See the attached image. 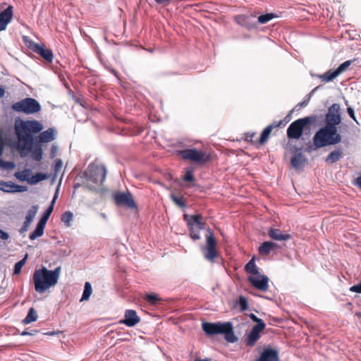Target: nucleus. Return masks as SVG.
Segmentation results:
<instances>
[{"label":"nucleus","instance_id":"cd10ccee","mask_svg":"<svg viewBox=\"0 0 361 361\" xmlns=\"http://www.w3.org/2000/svg\"><path fill=\"white\" fill-rule=\"evenodd\" d=\"M245 270L247 273L251 274L253 276H255L259 272L258 271V268L257 267L255 262V259H251L249 262L245 265Z\"/></svg>","mask_w":361,"mask_h":361},{"label":"nucleus","instance_id":"4d7b16f0","mask_svg":"<svg viewBox=\"0 0 361 361\" xmlns=\"http://www.w3.org/2000/svg\"><path fill=\"white\" fill-rule=\"evenodd\" d=\"M5 94V90L3 87H0V97H4Z\"/></svg>","mask_w":361,"mask_h":361},{"label":"nucleus","instance_id":"20e7f679","mask_svg":"<svg viewBox=\"0 0 361 361\" xmlns=\"http://www.w3.org/2000/svg\"><path fill=\"white\" fill-rule=\"evenodd\" d=\"M202 329L209 336L224 334L226 341L229 343H235L238 341V338L233 331V324L230 322H204L202 324Z\"/></svg>","mask_w":361,"mask_h":361},{"label":"nucleus","instance_id":"a878e982","mask_svg":"<svg viewBox=\"0 0 361 361\" xmlns=\"http://www.w3.org/2000/svg\"><path fill=\"white\" fill-rule=\"evenodd\" d=\"M338 75L339 73L336 70H329L324 74L319 75V78L322 80V82H328L332 81Z\"/></svg>","mask_w":361,"mask_h":361},{"label":"nucleus","instance_id":"bf43d9fd","mask_svg":"<svg viewBox=\"0 0 361 361\" xmlns=\"http://www.w3.org/2000/svg\"><path fill=\"white\" fill-rule=\"evenodd\" d=\"M195 361H211V360L207 358V359H199V360H196Z\"/></svg>","mask_w":361,"mask_h":361},{"label":"nucleus","instance_id":"6ab92c4d","mask_svg":"<svg viewBox=\"0 0 361 361\" xmlns=\"http://www.w3.org/2000/svg\"><path fill=\"white\" fill-rule=\"evenodd\" d=\"M0 190L6 192H16L26 190L25 186H21L11 181L0 180Z\"/></svg>","mask_w":361,"mask_h":361},{"label":"nucleus","instance_id":"37998d69","mask_svg":"<svg viewBox=\"0 0 361 361\" xmlns=\"http://www.w3.org/2000/svg\"><path fill=\"white\" fill-rule=\"evenodd\" d=\"M239 305L242 311H245L248 308L247 300L244 296H240L239 298Z\"/></svg>","mask_w":361,"mask_h":361},{"label":"nucleus","instance_id":"e433bc0d","mask_svg":"<svg viewBox=\"0 0 361 361\" xmlns=\"http://www.w3.org/2000/svg\"><path fill=\"white\" fill-rule=\"evenodd\" d=\"M171 198L173 200V202L180 207H185L186 206L183 197H178L174 194H171Z\"/></svg>","mask_w":361,"mask_h":361},{"label":"nucleus","instance_id":"8fccbe9b","mask_svg":"<svg viewBox=\"0 0 361 361\" xmlns=\"http://www.w3.org/2000/svg\"><path fill=\"white\" fill-rule=\"evenodd\" d=\"M31 223L30 222H28L27 223V221L25 220L24 223H23V226L21 227L20 228V232L23 233V232H25L26 231L27 229H28V227L30 226Z\"/></svg>","mask_w":361,"mask_h":361},{"label":"nucleus","instance_id":"6e6552de","mask_svg":"<svg viewBox=\"0 0 361 361\" xmlns=\"http://www.w3.org/2000/svg\"><path fill=\"white\" fill-rule=\"evenodd\" d=\"M204 258L210 262H214L215 259L219 256L217 250V240L215 238L212 231L209 228L206 235V244L202 247Z\"/></svg>","mask_w":361,"mask_h":361},{"label":"nucleus","instance_id":"dca6fc26","mask_svg":"<svg viewBox=\"0 0 361 361\" xmlns=\"http://www.w3.org/2000/svg\"><path fill=\"white\" fill-rule=\"evenodd\" d=\"M140 318L137 312L133 310H127L125 312L124 319L120 321V323L126 324L127 326H134L138 324Z\"/></svg>","mask_w":361,"mask_h":361},{"label":"nucleus","instance_id":"412c9836","mask_svg":"<svg viewBox=\"0 0 361 361\" xmlns=\"http://www.w3.org/2000/svg\"><path fill=\"white\" fill-rule=\"evenodd\" d=\"M269 236L276 240H287L291 238L288 233H283L280 229L271 228L268 231Z\"/></svg>","mask_w":361,"mask_h":361},{"label":"nucleus","instance_id":"7c9ffc66","mask_svg":"<svg viewBox=\"0 0 361 361\" xmlns=\"http://www.w3.org/2000/svg\"><path fill=\"white\" fill-rule=\"evenodd\" d=\"M30 170L25 169L22 171H17L15 173V177L20 181H27L30 179Z\"/></svg>","mask_w":361,"mask_h":361},{"label":"nucleus","instance_id":"7ed1b4c3","mask_svg":"<svg viewBox=\"0 0 361 361\" xmlns=\"http://www.w3.org/2000/svg\"><path fill=\"white\" fill-rule=\"evenodd\" d=\"M61 267L54 270H48L45 267L36 269L33 274V283L35 289L37 293H43L48 288L55 286L59 281L61 274Z\"/></svg>","mask_w":361,"mask_h":361},{"label":"nucleus","instance_id":"6e6d98bb","mask_svg":"<svg viewBox=\"0 0 361 361\" xmlns=\"http://www.w3.org/2000/svg\"><path fill=\"white\" fill-rule=\"evenodd\" d=\"M356 185L361 189V175L355 179Z\"/></svg>","mask_w":361,"mask_h":361},{"label":"nucleus","instance_id":"09e8293b","mask_svg":"<svg viewBox=\"0 0 361 361\" xmlns=\"http://www.w3.org/2000/svg\"><path fill=\"white\" fill-rule=\"evenodd\" d=\"M347 112H348V115L350 116V117L352 118L354 121H356V118H355V113H354L353 109L351 108V107H348L347 109Z\"/></svg>","mask_w":361,"mask_h":361},{"label":"nucleus","instance_id":"c756f323","mask_svg":"<svg viewBox=\"0 0 361 361\" xmlns=\"http://www.w3.org/2000/svg\"><path fill=\"white\" fill-rule=\"evenodd\" d=\"M37 312L33 307H31V308H30L27 316L23 320V323L25 324H27L31 322H35L37 320Z\"/></svg>","mask_w":361,"mask_h":361},{"label":"nucleus","instance_id":"2eb2a0df","mask_svg":"<svg viewBox=\"0 0 361 361\" xmlns=\"http://www.w3.org/2000/svg\"><path fill=\"white\" fill-rule=\"evenodd\" d=\"M265 329L262 324H256L252 326L245 340L247 346L252 347L260 338V333Z\"/></svg>","mask_w":361,"mask_h":361},{"label":"nucleus","instance_id":"2f4dec72","mask_svg":"<svg viewBox=\"0 0 361 361\" xmlns=\"http://www.w3.org/2000/svg\"><path fill=\"white\" fill-rule=\"evenodd\" d=\"M92 293V286L90 282H85L81 301L87 300Z\"/></svg>","mask_w":361,"mask_h":361},{"label":"nucleus","instance_id":"3c124183","mask_svg":"<svg viewBox=\"0 0 361 361\" xmlns=\"http://www.w3.org/2000/svg\"><path fill=\"white\" fill-rule=\"evenodd\" d=\"M155 1L158 4H162L164 6H167L171 2V0H155Z\"/></svg>","mask_w":361,"mask_h":361},{"label":"nucleus","instance_id":"f704fd0d","mask_svg":"<svg viewBox=\"0 0 361 361\" xmlns=\"http://www.w3.org/2000/svg\"><path fill=\"white\" fill-rule=\"evenodd\" d=\"M277 15L274 13H266L261 15L258 17V22L261 24H265L272 20L274 18H276Z\"/></svg>","mask_w":361,"mask_h":361},{"label":"nucleus","instance_id":"9d476101","mask_svg":"<svg viewBox=\"0 0 361 361\" xmlns=\"http://www.w3.org/2000/svg\"><path fill=\"white\" fill-rule=\"evenodd\" d=\"M203 217L201 214L188 216L184 215V220L187 221L190 231V238L194 240L200 239V231L204 228V223L202 222Z\"/></svg>","mask_w":361,"mask_h":361},{"label":"nucleus","instance_id":"bb28decb","mask_svg":"<svg viewBox=\"0 0 361 361\" xmlns=\"http://www.w3.org/2000/svg\"><path fill=\"white\" fill-rule=\"evenodd\" d=\"M44 228L45 224L38 222L35 231L30 233V239L35 240V238L42 236L44 233Z\"/></svg>","mask_w":361,"mask_h":361},{"label":"nucleus","instance_id":"aec40b11","mask_svg":"<svg viewBox=\"0 0 361 361\" xmlns=\"http://www.w3.org/2000/svg\"><path fill=\"white\" fill-rule=\"evenodd\" d=\"M283 121H280L279 122H274L273 123L267 126L262 132L259 138L258 139V142L259 145H263L268 140L271 131L274 128L279 127L282 125Z\"/></svg>","mask_w":361,"mask_h":361},{"label":"nucleus","instance_id":"72a5a7b5","mask_svg":"<svg viewBox=\"0 0 361 361\" xmlns=\"http://www.w3.org/2000/svg\"><path fill=\"white\" fill-rule=\"evenodd\" d=\"M245 140L251 142L254 145H259L258 139L256 138V133L247 132L244 134Z\"/></svg>","mask_w":361,"mask_h":361},{"label":"nucleus","instance_id":"b1692460","mask_svg":"<svg viewBox=\"0 0 361 361\" xmlns=\"http://www.w3.org/2000/svg\"><path fill=\"white\" fill-rule=\"evenodd\" d=\"M278 245L276 243L270 241H266L262 243L259 247V253L261 255H268L271 251L276 249Z\"/></svg>","mask_w":361,"mask_h":361},{"label":"nucleus","instance_id":"9b49d317","mask_svg":"<svg viewBox=\"0 0 361 361\" xmlns=\"http://www.w3.org/2000/svg\"><path fill=\"white\" fill-rule=\"evenodd\" d=\"M113 199L115 204L118 207H124L131 209H136L137 208L132 194L128 191L116 192L113 195Z\"/></svg>","mask_w":361,"mask_h":361},{"label":"nucleus","instance_id":"49530a36","mask_svg":"<svg viewBox=\"0 0 361 361\" xmlns=\"http://www.w3.org/2000/svg\"><path fill=\"white\" fill-rule=\"evenodd\" d=\"M321 147H317L314 145V142L312 144L311 142H308L305 149V152L307 153H311L312 151L320 149Z\"/></svg>","mask_w":361,"mask_h":361},{"label":"nucleus","instance_id":"f257e3e1","mask_svg":"<svg viewBox=\"0 0 361 361\" xmlns=\"http://www.w3.org/2000/svg\"><path fill=\"white\" fill-rule=\"evenodd\" d=\"M43 129L42 124L37 120L21 121L16 123L15 130L18 138L17 149L21 157L31 152L32 159L36 161L42 159L43 150L41 146L33 147L32 133H38Z\"/></svg>","mask_w":361,"mask_h":361},{"label":"nucleus","instance_id":"5701e85b","mask_svg":"<svg viewBox=\"0 0 361 361\" xmlns=\"http://www.w3.org/2000/svg\"><path fill=\"white\" fill-rule=\"evenodd\" d=\"M307 161L305 157L301 153H296L290 159L292 166L298 169L303 167Z\"/></svg>","mask_w":361,"mask_h":361},{"label":"nucleus","instance_id":"052dcab7","mask_svg":"<svg viewBox=\"0 0 361 361\" xmlns=\"http://www.w3.org/2000/svg\"><path fill=\"white\" fill-rule=\"evenodd\" d=\"M78 186H79V184H75V185H74V188H77V187H78Z\"/></svg>","mask_w":361,"mask_h":361},{"label":"nucleus","instance_id":"0eeeda50","mask_svg":"<svg viewBox=\"0 0 361 361\" xmlns=\"http://www.w3.org/2000/svg\"><path fill=\"white\" fill-rule=\"evenodd\" d=\"M316 120V116H307L293 121L287 129L288 137L289 139H299L302 135L305 127L314 123Z\"/></svg>","mask_w":361,"mask_h":361},{"label":"nucleus","instance_id":"ea45409f","mask_svg":"<svg viewBox=\"0 0 361 361\" xmlns=\"http://www.w3.org/2000/svg\"><path fill=\"white\" fill-rule=\"evenodd\" d=\"M352 62L353 61L351 60L346 61L343 62V63H341L336 70L340 75L342 73H343L344 71H345L349 68V66L351 65Z\"/></svg>","mask_w":361,"mask_h":361},{"label":"nucleus","instance_id":"de8ad7c7","mask_svg":"<svg viewBox=\"0 0 361 361\" xmlns=\"http://www.w3.org/2000/svg\"><path fill=\"white\" fill-rule=\"evenodd\" d=\"M62 165H63V163H62L61 160L59 159H56L54 161V171L56 172L59 171L61 169Z\"/></svg>","mask_w":361,"mask_h":361},{"label":"nucleus","instance_id":"603ef678","mask_svg":"<svg viewBox=\"0 0 361 361\" xmlns=\"http://www.w3.org/2000/svg\"><path fill=\"white\" fill-rule=\"evenodd\" d=\"M9 235L7 233L4 232V231L0 229V238L3 240H7L8 238Z\"/></svg>","mask_w":361,"mask_h":361},{"label":"nucleus","instance_id":"473e14b6","mask_svg":"<svg viewBox=\"0 0 361 361\" xmlns=\"http://www.w3.org/2000/svg\"><path fill=\"white\" fill-rule=\"evenodd\" d=\"M37 211H38L37 205L32 206V207L27 211V213L25 216V221H27V223H28V222L31 223Z\"/></svg>","mask_w":361,"mask_h":361},{"label":"nucleus","instance_id":"ddd939ff","mask_svg":"<svg viewBox=\"0 0 361 361\" xmlns=\"http://www.w3.org/2000/svg\"><path fill=\"white\" fill-rule=\"evenodd\" d=\"M29 48L35 53L39 54L47 61L51 63L53 61L54 54L50 49L47 48L44 44H39L32 42L30 44Z\"/></svg>","mask_w":361,"mask_h":361},{"label":"nucleus","instance_id":"423d86ee","mask_svg":"<svg viewBox=\"0 0 361 361\" xmlns=\"http://www.w3.org/2000/svg\"><path fill=\"white\" fill-rule=\"evenodd\" d=\"M185 161H190L200 166L205 165L212 160L211 154L202 150H198L197 148L185 149L177 152Z\"/></svg>","mask_w":361,"mask_h":361},{"label":"nucleus","instance_id":"393cba45","mask_svg":"<svg viewBox=\"0 0 361 361\" xmlns=\"http://www.w3.org/2000/svg\"><path fill=\"white\" fill-rule=\"evenodd\" d=\"M343 156V150L341 147L336 148L332 151L325 159V161L329 164H334L339 161Z\"/></svg>","mask_w":361,"mask_h":361},{"label":"nucleus","instance_id":"a211bd4d","mask_svg":"<svg viewBox=\"0 0 361 361\" xmlns=\"http://www.w3.org/2000/svg\"><path fill=\"white\" fill-rule=\"evenodd\" d=\"M13 17V6H8L0 13V31L4 30L7 25L11 21Z\"/></svg>","mask_w":361,"mask_h":361},{"label":"nucleus","instance_id":"f03ea898","mask_svg":"<svg viewBox=\"0 0 361 361\" xmlns=\"http://www.w3.org/2000/svg\"><path fill=\"white\" fill-rule=\"evenodd\" d=\"M106 174L107 169L105 165L97 161L90 164L82 173L84 186L93 192L101 190Z\"/></svg>","mask_w":361,"mask_h":361},{"label":"nucleus","instance_id":"a18cd8bd","mask_svg":"<svg viewBox=\"0 0 361 361\" xmlns=\"http://www.w3.org/2000/svg\"><path fill=\"white\" fill-rule=\"evenodd\" d=\"M249 317L254 322H256L257 324H262L263 326H266L264 321L259 318H258L255 314L251 313L249 314Z\"/></svg>","mask_w":361,"mask_h":361},{"label":"nucleus","instance_id":"c9c22d12","mask_svg":"<svg viewBox=\"0 0 361 361\" xmlns=\"http://www.w3.org/2000/svg\"><path fill=\"white\" fill-rule=\"evenodd\" d=\"M53 210H54L53 205H49V207L44 212V214H43L42 216L41 217V219H39V222L46 225Z\"/></svg>","mask_w":361,"mask_h":361},{"label":"nucleus","instance_id":"4c0bfd02","mask_svg":"<svg viewBox=\"0 0 361 361\" xmlns=\"http://www.w3.org/2000/svg\"><path fill=\"white\" fill-rule=\"evenodd\" d=\"M144 298L151 305H155L157 302L161 300V298L156 294H147Z\"/></svg>","mask_w":361,"mask_h":361},{"label":"nucleus","instance_id":"c85d7f7f","mask_svg":"<svg viewBox=\"0 0 361 361\" xmlns=\"http://www.w3.org/2000/svg\"><path fill=\"white\" fill-rule=\"evenodd\" d=\"M48 176L45 173H37V174L32 176L30 177L28 180V183L30 185H35L39 182L47 179Z\"/></svg>","mask_w":361,"mask_h":361},{"label":"nucleus","instance_id":"f8f14e48","mask_svg":"<svg viewBox=\"0 0 361 361\" xmlns=\"http://www.w3.org/2000/svg\"><path fill=\"white\" fill-rule=\"evenodd\" d=\"M326 126H334L341 122V107L338 104H333L329 109L325 116Z\"/></svg>","mask_w":361,"mask_h":361},{"label":"nucleus","instance_id":"4468645a","mask_svg":"<svg viewBox=\"0 0 361 361\" xmlns=\"http://www.w3.org/2000/svg\"><path fill=\"white\" fill-rule=\"evenodd\" d=\"M248 281L257 290L267 291L269 289V278L265 275L258 274L255 276H250Z\"/></svg>","mask_w":361,"mask_h":361},{"label":"nucleus","instance_id":"864d4df0","mask_svg":"<svg viewBox=\"0 0 361 361\" xmlns=\"http://www.w3.org/2000/svg\"><path fill=\"white\" fill-rule=\"evenodd\" d=\"M57 198H58V190L56 191L50 205H53V207H54Z\"/></svg>","mask_w":361,"mask_h":361},{"label":"nucleus","instance_id":"13d9d810","mask_svg":"<svg viewBox=\"0 0 361 361\" xmlns=\"http://www.w3.org/2000/svg\"><path fill=\"white\" fill-rule=\"evenodd\" d=\"M307 103H308V102L303 101V102H302L300 104V106H306V105H307Z\"/></svg>","mask_w":361,"mask_h":361},{"label":"nucleus","instance_id":"f3484780","mask_svg":"<svg viewBox=\"0 0 361 361\" xmlns=\"http://www.w3.org/2000/svg\"><path fill=\"white\" fill-rule=\"evenodd\" d=\"M279 351L270 348H265L259 358L255 361H279Z\"/></svg>","mask_w":361,"mask_h":361},{"label":"nucleus","instance_id":"4be33fe9","mask_svg":"<svg viewBox=\"0 0 361 361\" xmlns=\"http://www.w3.org/2000/svg\"><path fill=\"white\" fill-rule=\"evenodd\" d=\"M56 131L54 128H49L45 131L39 133L38 136L39 142L41 143H47L51 142L55 139Z\"/></svg>","mask_w":361,"mask_h":361},{"label":"nucleus","instance_id":"1a4fd4ad","mask_svg":"<svg viewBox=\"0 0 361 361\" xmlns=\"http://www.w3.org/2000/svg\"><path fill=\"white\" fill-rule=\"evenodd\" d=\"M12 109L18 113L32 114L41 111L39 103L33 98L27 97L12 105Z\"/></svg>","mask_w":361,"mask_h":361},{"label":"nucleus","instance_id":"79ce46f5","mask_svg":"<svg viewBox=\"0 0 361 361\" xmlns=\"http://www.w3.org/2000/svg\"><path fill=\"white\" fill-rule=\"evenodd\" d=\"M183 180L185 182H193L195 180V176L192 170L188 169L186 171L185 175L183 177Z\"/></svg>","mask_w":361,"mask_h":361},{"label":"nucleus","instance_id":"58836bf2","mask_svg":"<svg viewBox=\"0 0 361 361\" xmlns=\"http://www.w3.org/2000/svg\"><path fill=\"white\" fill-rule=\"evenodd\" d=\"M26 260H27V255L23 259H22L21 260H20L19 262H18L15 264L14 270H13L14 274H18L20 273L21 269L23 267V265L25 264Z\"/></svg>","mask_w":361,"mask_h":361},{"label":"nucleus","instance_id":"39448f33","mask_svg":"<svg viewBox=\"0 0 361 361\" xmlns=\"http://www.w3.org/2000/svg\"><path fill=\"white\" fill-rule=\"evenodd\" d=\"M341 135L338 133L336 127L325 126L314 134L313 142L317 147H324L336 145L341 141Z\"/></svg>","mask_w":361,"mask_h":361},{"label":"nucleus","instance_id":"680f3d73","mask_svg":"<svg viewBox=\"0 0 361 361\" xmlns=\"http://www.w3.org/2000/svg\"><path fill=\"white\" fill-rule=\"evenodd\" d=\"M113 72H114V73L115 75H116V71H113Z\"/></svg>","mask_w":361,"mask_h":361},{"label":"nucleus","instance_id":"5fc2aeb1","mask_svg":"<svg viewBox=\"0 0 361 361\" xmlns=\"http://www.w3.org/2000/svg\"><path fill=\"white\" fill-rule=\"evenodd\" d=\"M56 151H57V147L55 145H53L51 147V154L52 157H54L55 156V153Z\"/></svg>","mask_w":361,"mask_h":361},{"label":"nucleus","instance_id":"c03bdc74","mask_svg":"<svg viewBox=\"0 0 361 361\" xmlns=\"http://www.w3.org/2000/svg\"><path fill=\"white\" fill-rule=\"evenodd\" d=\"M1 164H0V167H2L4 169H13L15 168L16 165L12 161H5L4 160H2L1 159Z\"/></svg>","mask_w":361,"mask_h":361},{"label":"nucleus","instance_id":"a19ab883","mask_svg":"<svg viewBox=\"0 0 361 361\" xmlns=\"http://www.w3.org/2000/svg\"><path fill=\"white\" fill-rule=\"evenodd\" d=\"M72 219L73 214L71 212H65L61 216V221L68 226L70 225V222L72 221Z\"/></svg>","mask_w":361,"mask_h":361}]
</instances>
